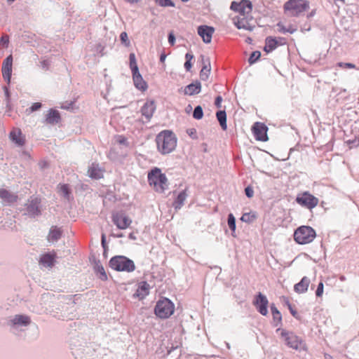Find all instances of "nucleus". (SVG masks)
<instances>
[{
	"instance_id": "f257e3e1",
	"label": "nucleus",
	"mask_w": 359,
	"mask_h": 359,
	"mask_svg": "<svg viewBox=\"0 0 359 359\" xmlns=\"http://www.w3.org/2000/svg\"><path fill=\"white\" fill-rule=\"evenodd\" d=\"M231 9L238 13L233 18V22L238 29L252 30L255 27L254 20L251 16L252 11V2L249 0H241L240 2L233 1Z\"/></svg>"
},
{
	"instance_id": "f03ea898",
	"label": "nucleus",
	"mask_w": 359,
	"mask_h": 359,
	"mask_svg": "<svg viewBox=\"0 0 359 359\" xmlns=\"http://www.w3.org/2000/svg\"><path fill=\"white\" fill-rule=\"evenodd\" d=\"M157 148L163 154L172 151L177 145V138L173 133L169 130L161 132L156 137Z\"/></svg>"
},
{
	"instance_id": "7ed1b4c3",
	"label": "nucleus",
	"mask_w": 359,
	"mask_h": 359,
	"mask_svg": "<svg viewBox=\"0 0 359 359\" xmlns=\"http://www.w3.org/2000/svg\"><path fill=\"white\" fill-rule=\"evenodd\" d=\"M276 332H280L281 338L290 348L299 351L307 350L305 341L293 332L280 328L277 329Z\"/></svg>"
},
{
	"instance_id": "20e7f679",
	"label": "nucleus",
	"mask_w": 359,
	"mask_h": 359,
	"mask_svg": "<svg viewBox=\"0 0 359 359\" xmlns=\"http://www.w3.org/2000/svg\"><path fill=\"white\" fill-rule=\"evenodd\" d=\"M148 182L154 189L163 193L168 187V179L159 168H155L148 174Z\"/></svg>"
},
{
	"instance_id": "39448f33",
	"label": "nucleus",
	"mask_w": 359,
	"mask_h": 359,
	"mask_svg": "<svg viewBox=\"0 0 359 359\" xmlns=\"http://www.w3.org/2000/svg\"><path fill=\"white\" fill-rule=\"evenodd\" d=\"M307 0H289L283 6L285 13L292 17H298L309 9Z\"/></svg>"
},
{
	"instance_id": "423d86ee",
	"label": "nucleus",
	"mask_w": 359,
	"mask_h": 359,
	"mask_svg": "<svg viewBox=\"0 0 359 359\" xmlns=\"http://www.w3.org/2000/svg\"><path fill=\"white\" fill-rule=\"evenodd\" d=\"M175 311L174 304L168 298L159 299L154 307L155 315L161 319L170 318Z\"/></svg>"
},
{
	"instance_id": "0eeeda50",
	"label": "nucleus",
	"mask_w": 359,
	"mask_h": 359,
	"mask_svg": "<svg viewBox=\"0 0 359 359\" xmlns=\"http://www.w3.org/2000/svg\"><path fill=\"white\" fill-rule=\"evenodd\" d=\"M316 236L315 230L309 226H301L294 233V240L300 245L311 243Z\"/></svg>"
},
{
	"instance_id": "6e6552de",
	"label": "nucleus",
	"mask_w": 359,
	"mask_h": 359,
	"mask_svg": "<svg viewBox=\"0 0 359 359\" xmlns=\"http://www.w3.org/2000/svg\"><path fill=\"white\" fill-rule=\"evenodd\" d=\"M109 265L111 269L118 271L132 272L135 269L134 262L124 256L112 257Z\"/></svg>"
},
{
	"instance_id": "1a4fd4ad",
	"label": "nucleus",
	"mask_w": 359,
	"mask_h": 359,
	"mask_svg": "<svg viewBox=\"0 0 359 359\" xmlns=\"http://www.w3.org/2000/svg\"><path fill=\"white\" fill-rule=\"evenodd\" d=\"M296 201L300 205L311 210L318 205L319 200L309 191H304L297 195Z\"/></svg>"
},
{
	"instance_id": "9d476101",
	"label": "nucleus",
	"mask_w": 359,
	"mask_h": 359,
	"mask_svg": "<svg viewBox=\"0 0 359 359\" xmlns=\"http://www.w3.org/2000/svg\"><path fill=\"white\" fill-rule=\"evenodd\" d=\"M112 222L119 229H126L132 224V219L123 212L113 214Z\"/></svg>"
},
{
	"instance_id": "9b49d317",
	"label": "nucleus",
	"mask_w": 359,
	"mask_h": 359,
	"mask_svg": "<svg viewBox=\"0 0 359 359\" xmlns=\"http://www.w3.org/2000/svg\"><path fill=\"white\" fill-rule=\"evenodd\" d=\"M253 304L262 315L266 316L268 314L269 301L266 297L261 292H259L255 297Z\"/></svg>"
},
{
	"instance_id": "f8f14e48",
	"label": "nucleus",
	"mask_w": 359,
	"mask_h": 359,
	"mask_svg": "<svg viewBox=\"0 0 359 359\" xmlns=\"http://www.w3.org/2000/svg\"><path fill=\"white\" fill-rule=\"evenodd\" d=\"M252 130L257 140L265 142L268 140V128L264 123L256 122L252 126Z\"/></svg>"
},
{
	"instance_id": "ddd939ff",
	"label": "nucleus",
	"mask_w": 359,
	"mask_h": 359,
	"mask_svg": "<svg viewBox=\"0 0 359 359\" xmlns=\"http://www.w3.org/2000/svg\"><path fill=\"white\" fill-rule=\"evenodd\" d=\"M198 34L202 38L203 41L205 43H210L212 41L215 29L208 25H201L197 29Z\"/></svg>"
},
{
	"instance_id": "4468645a",
	"label": "nucleus",
	"mask_w": 359,
	"mask_h": 359,
	"mask_svg": "<svg viewBox=\"0 0 359 359\" xmlns=\"http://www.w3.org/2000/svg\"><path fill=\"white\" fill-rule=\"evenodd\" d=\"M12 66L13 56L10 55L4 60L1 69L2 76L8 83H10L12 74Z\"/></svg>"
},
{
	"instance_id": "2eb2a0df",
	"label": "nucleus",
	"mask_w": 359,
	"mask_h": 359,
	"mask_svg": "<svg viewBox=\"0 0 359 359\" xmlns=\"http://www.w3.org/2000/svg\"><path fill=\"white\" fill-rule=\"evenodd\" d=\"M150 286L146 281L140 282L138 287L133 294L135 298L139 300L144 299L149 293Z\"/></svg>"
},
{
	"instance_id": "dca6fc26",
	"label": "nucleus",
	"mask_w": 359,
	"mask_h": 359,
	"mask_svg": "<svg viewBox=\"0 0 359 359\" xmlns=\"http://www.w3.org/2000/svg\"><path fill=\"white\" fill-rule=\"evenodd\" d=\"M61 121L60 112L54 109H50L47 111L45 118V123L48 125H56Z\"/></svg>"
},
{
	"instance_id": "f3484780",
	"label": "nucleus",
	"mask_w": 359,
	"mask_h": 359,
	"mask_svg": "<svg viewBox=\"0 0 359 359\" xmlns=\"http://www.w3.org/2000/svg\"><path fill=\"white\" fill-rule=\"evenodd\" d=\"M9 137L18 146L22 147L25 143V136L19 128H13L10 133Z\"/></svg>"
},
{
	"instance_id": "a211bd4d",
	"label": "nucleus",
	"mask_w": 359,
	"mask_h": 359,
	"mask_svg": "<svg viewBox=\"0 0 359 359\" xmlns=\"http://www.w3.org/2000/svg\"><path fill=\"white\" fill-rule=\"evenodd\" d=\"M104 170L101 168L98 164L92 163L88 168V175L94 180H100L103 177Z\"/></svg>"
},
{
	"instance_id": "6ab92c4d",
	"label": "nucleus",
	"mask_w": 359,
	"mask_h": 359,
	"mask_svg": "<svg viewBox=\"0 0 359 359\" xmlns=\"http://www.w3.org/2000/svg\"><path fill=\"white\" fill-rule=\"evenodd\" d=\"M56 259V253H46L42 255L39 259V264L46 267H52L54 265Z\"/></svg>"
},
{
	"instance_id": "aec40b11",
	"label": "nucleus",
	"mask_w": 359,
	"mask_h": 359,
	"mask_svg": "<svg viewBox=\"0 0 359 359\" xmlns=\"http://www.w3.org/2000/svg\"><path fill=\"white\" fill-rule=\"evenodd\" d=\"M310 283V279L306 276H304L300 282L294 285V292L298 294L305 293L308 290Z\"/></svg>"
},
{
	"instance_id": "412c9836",
	"label": "nucleus",
	"mask_w": 359,
	"mask_h": 359,
	"mask_svg": "<svg viewBox=\"0 0 359 359\" xmlns=\"http://www.w3.org/2000/svg\"><path fill=\"white\" fill-rule=\"evenodd\" d=\"M132 74L135 86L142 91H145L148 86L140 72H135V74L133 73Z\"/></svg>"
},
{
	"instance_id": "4be33fe9",
	"label": "nucleus",
	"mask_w": 359,
	"mask_h": 359,
	"mask_svg": "<svg viewBox=\"0 0 359 359\" xmlns=\"http://www.w3.org/2000/svg\"><path fill=\"white\" fill-rule=\"evenodd\" d=\"M40 203L41 201L38 198H32L28 201L27 210L29 215L34 216L39 212V206Z\"/></svg>"
},
{
	"instance_id": "5701e85b",
	"label": "nucleus",
	"mask_w": 359,
	"mask_h": 359,
	"mask_svg": "<svg viewBox=\"0 0 359 359\" xmlns=\"http://www.w3.org/2000/svg\"><path fill=\"white\" fill-rule=\"evenodd\" d=\"M155 109L156 107L154 102H147L142 107V114L147 119H150V118L153 116Z\"/></svg>"
},
{
	"instance_id": "b1692460",
	"label": "nucleus",
	"mask_w": 359,
	"mask_h": 359,
	"mask_svg": "<svg viewBox=\"0 0 359 359\" xmlns=\"http://www.w3.org/2000/svg\"><path fill=\"white\" fill-rule=\"evenodd\" d=\"M0 198L1 200L7 203H12L17 201L18 196L11 193L9 191L1 189H0Z\"/></svg>"
},
{
	"instance_id": "393cba45",
	"label": "nucleus",
	"mask_w": 359,
	"mask_h": 359,
	"mask_svg": "<svg viewBox=\"0 0 359 359\" xmlns=\"http://www.w3.org/2000/svg\"><path fill=\"white\" fill-rule=\"evenodd\" d=\"M201 86L199 82L191 83L185 87L184 94L188 95H194L198 94L201 91Z\"/></svg>"
},
{
	"instance_id": "a878e982",
	"label": "nucleus",
	"mask_w": 359,
	"mask_h": 359,
	"mask_svg": "<svg viewBox=\"0 0 359 359\" xmlns=\"http://www.w3.org/2000/svg\"><path fill=\"white\" fill-rule=\"evenodd\" d=\"M278 43L277 40L275 38L271 36L267 37L265 41V46L264 48V51L266 53H270L275 50Z\"/></svg>"
},
{
	"instance_id": "bb28decb",
	"label": "nucleus",
	"mask_w": 359,
	"mask_h": 359,
	"mask_svg": "<svg viewBox=\"0 0 359 359\" xmlns=\"http://www.w3.org/2000/svg\"><path fill=\"white\" fill-rule=\"evenodd\" d=\"M62 235V231L60 229L56 226H53L48 236V240L50 242H55L57 241Z\"/></svg>"
},
{
	"instance_id": "cd10ccee",
	"label": "nucleus",
	"mask_w": 359,
	"mask_h": 359,
	"mask_svg": "<svg viewBox=\"0 0 359 359\" xmlns=\"http://www.w3.org/2000/svg\"><path fill=\"white\" fill-rule=\"evenodd\" d=\"M13 325H27L30 323V318L27 316L16 315L12 320Z\"/></svg>"
},
{
	"instance_id": "c85d7f7f",
	"label": "nucleus",
	"mask_w": 359,
	"mask_h": 359,
	"mask_svg": "<svg viewBox=\"0 0 359 359\" xmlns=\"http://www.w3.org/2000/svg\"><path fill=\"white\" fill-rule=\"evenodd\" d=\"M187 197V189L181 191L174 202V207L176 209H180L184 205V203Z\"/></svg>"
},
{
	"instance_id": "c756f323",
	"label": "nucleus",
	"mask_w": 359,
	"mask_h": 359,
	"mask_svg": "<svg viewBox=\"0 0 359 359\" xmlns=\"http://www.w3.org/2000/svg\"><path fill=\"white\" fill-rule=\"evenodd\" d=\"M217 118L222 128L225 130L227 128L226 126V114L224 111H219L216 114Z\"/></svg>"
},
{
	"instance_id": "7c9ffc66",
	"label": "nucleus",
	"mask_w": 359,
	"mask_h": 359,
	"mask_svg": "<svg viewBox=\"0 0 359 359\" xmlns=\"http://www.w3.org/2000/svg\"><path fill=\"white\" fill-rule=\"evenodd\" d=\"M130 59V68L131 69L132 74L139 72V69L137 67L136 57L135 53H132L129 56Z\"/></svg>"
},
{
	"instance_id": "2f4dec72",
	"label": "nucleus",
	"mask_w": 359,
	"mask_h": 359,
	"mask_svg": "<svg viewBox=\"0 0 359 359\" xmlns=\"http://www.w3.org/2000/svg\"><path fill=\"white\" fill-rule=\"evenodd\" d=\"M210 72V65L203 64V68L201 69L200 72V78L201 80L205 81L208 79L209 74Z\"/></svg>"
},
{
	"instance_id": "473e14b6",
	"label": "nucleus",
	"mask_w": 359,
	"mask_h": 359,
	"mask_svg": "<svg viewBox=\"0 0 359 359\" xmlns=\"http://www.w3.org/2000/svg\"><path fill=\"white\" fill-rule=\"evenodd\" d=\"M256 217L257 215L255 213L246 212L242 215L241 220L246 223H251L256 219Z\"/></svg>"
},
{
	"instance_id": "72a5a7b5",
	"label": "nucleus",
	"mask_w": 359,
	"mask_h": 359,
	"mask_svg": "<svg viewBox=\"0 0 359 359\" xmlns=\"http://www.w3.org/2000/svg\"><path fill=\"white\" fill-rule=\"evenodd\" d=\"M271 310L273 320H278V323H280L282 320V316L280 312L277 309V308L273 304L271 305Z\"/></svg>"
},
{
	"instance_id": "f704fd0d",
	"label": "nucleus",
	"mask_w": 359,
	"mask_h": 359,
	"mask_svg": "<svg viewBox=\"0 0 359 359\" xmlns=\"http://www.w3.org/2000/svg\"><path fill=\"white\" fill-rule=\"evenodd\" d=\"M228 225L232 231V235L236 231V219L233 214L230 213L228 216Z\"/></svg>"
},
{
	"instance_id": "c9c22d12",
	"label": "nucleus",
	"mask_w": 359,
	"mask_h": 359,
	"mask_svg": "<svg viewBox=\"0 0 359 359\" xmlns=\"http://www.w3.org/2000/svg\"><path fill=\"white\" fill-rule=\"evenodd\" d=\"M156 4L162 7H174L175 4L171 0H154Z\"/></svg>"
},
{
	"instance_id": "e433bc0d",
	"label": "nucleus",
	"mask_w": 359,
	"mask_h": 359,
	"mask_svg": "<svg viewBox=\"0 0 359 359\" xmlns=\"http://www.w3.org/2000/svg\"><path fill=\"white\" fill-rule=\"evenodd\" d=\"M203 116V109L201 106H197L194 111L193 116L196 119H201Z\"/></svg>"
},
{
	"instance_id": "4c0bfd02",
	"label": "nucleus",
	"mask_w": 359,
	"mask_h": 359,
	"mask_svg": "<svg viewBox=\"0 0 359 359\" xmlns=\"http://www.w3.org/2000/svg\"><path fill=\"white\" fill-rule=\"evenodd\" d=\"M260 56H261V53L259 51L252 52L249 57V60H248L249 63L250 64L255 63L256 61H257L259 59Z\"/></svg>"
},
{
	"instance_id": "58836bf2",
	"label": "nucleus",
	"mask_w": 359,
	"mask_h": 359,
	"mask_svg": "<svg viewBox=\"0 0 359 359\" xmlns=\"http://www.w3.org/2000/svg\"><path fill=\"white\" fill-rule=\"evenodd\" d=\"M120 39L126 47L130 46V41L128 36V34L126 32H123L120 34Z\"/></svg>"
},
{
	"instance_id": "ea45409f",
	"label": "nucleus",
	"mask_w": 359,
	"mask_h": 359,
	"mask_svg": "<svg viewBox=\"0 0 359 359\" xmlns=\"http://www.w3.org/2000/svg\"><path fill=\"white\" fill-rule=\"evenodd\" d=\"M60 191L63 194V196L66 198L69 197V187L67 184H62L60 187Z\"/></svg>"
},
{
	"instance_id": "a19ab883",
	"label": "nucleus",
	"mask_w": 359,
	"mask_h": 359,
	"mask_svg": "<svg viewBox=\"0 0 359 359\" xmlns=\"http://www.w3.org/2000/svg\"><path fill=\"white\" fill-rule=\"evenodd\" d=\"M323 290H324L323 283V282H320L318 285L317 290L316 291V295L318 297H321L323 296Z\"/></svg>"
},
{
	"instance_id": "79ce46f5",
	"label": "nucleus",
	"mask_w": 359,
	"mask_h": 359,
	"mask_svg": "<svg viewBox=\"0 0 359 359\" xmlns=\"http://www.w3.org/2000/svg\"><path fill=\"white\" fill-rule=\"evenodd\" d=\"M337 66L341 68H349V69H355V65L354 64L348 63V62H339L337 64Z\"/></svg>"
},
{
	"instance_id": "37998d69",
	"label": "nucleus",
	"mask_w": 359,
	"mask_h": 359,
	"mask_svg": "<svg viewBox=\"0 0 359 359\" xmlns=\"http://www.w3.org/2000/svg\"><path fill=\"white\" fill-rule=\"evenodd\" d=\"M277 25L279 27V31L280 32H283V33L289 32V33L292 34V33H294L296 31V29H292V30H286L287 28L285 27V26L283 24L280 23V22L278 23Z\"/></svg>"
},
{
	"instance_id": "c03bdc74",
	"label": "nucleus",
	"mask_w": 359,
	"mask_h": 359,
	"mask_svg": "<svg viewBox=\"0 0 359 359\" xmlns=\"http://www.w3.org/2000/svg\"><path fill=\"white\" fill-rule=\"evenodd\" d=\"M41 107V104L40 102H34L29 108V112H33L36 110H39Z\"/></svg>"
},
{
	"instance_id": "a18cd8bd",
	"label": "nucleus",
	"mask_w": 359,
	"mask_h": 359,
	"mask_svg": "<svg viewBox=\"0 0 359 359\" xmlns=\"http://www.w3.org/2000/svg\"><path fill=\"white\" fill-rule=\"evenodd\" d=\"M280 299L287 307H289L290 306L292 305L290 301V298L288 297L282 296L280 297Z\"/></svg>"
},
{
	"instance_id": "49530a36",
	"label": "nucleus",
	"mask_w": 359,
	"mask_h": 359,
	"mask_svg": "<svg viewBox=\"0 0 359 359\" xmlns=\"http://www.w3.org/2000/svg\"><path fill=\"white\" fill-rule=\"evenodd\" d=\"M245 192L248 198H252L254 195V191L250 187H248L245 189Z\"/></svg>"
},
{
	"instance_id": "de8ad7c7",
	"label": "nucleus",
	"mask_w": 359,
	"mask_h": 359,
	"mask_svg": "<svg viewBox=\"0 0 359 359\" xmlns=\"http://www.w3.org/2000/svg\"><path fill=\"white\" fill-rule=\"evenodd\" d=\"M288 309L290 310V313L292 314V316L296 318H298L299 316H298V313L297 312V311L293 308L292 305L290 306L289 307H287Z\"/></svg>"
},
{
	"instance_id": "09e8293b",
	"label": "nucleus",
	"mask_w": 359,
	"mask_h": 359,
	"mask_svg": "<svg viewBox=\"0 0 359 359\" xmlns=\"http://www.w3.org/2000/svg\"><path fill=\"white\" fill-rule=\"evenodd\" d=\"M168 41L171 46H173L175 44V37L172 33L169 34Z\"/></svg>"
},
{
	"instance_id": "8fccbe9b",
	"label": "nucleus",
	"mask_w": 359,
	"mask_h": 359,
	"mask_svg": "<svg viewBox=\"0 0 359 359\" xmlns=\"http://www.w3.org/2000/svg\"><path fill=\"white\" fill-rule=\"evenodd\" d=\"M117 142H118L119 144H124L126 143L127 142V140L126 137H124L123 136H118L117 137V140H116Z\"/></svg>"
},
{
	"instance_id": "3c124183",
	"label": "nucleus",
	"mask_w": 359,
	"mask_h": 359,
	"mask_svg": "<svg viewBox=\"0 0 359 359\" xmlns=\"http://www.w3.org/2000/svg\"><path fill=\"white\" fill-rule=\"evenodd\" d=\"M222 101V98L221 96H217L215 99V105L217 107L220 108L221 107V102Z\"/></svg>"
},
{
	"instance_id": "603ef678",
	"label": "nucleus",
	"mask_w": 359,
	"mask_h": 359,
	"mask_svg": "<svg viewBox=\"0 0 359 359\" xmlns=\"http://www.w3.org/2000/svg\"><path fill=\"white\" fill-rule=\"evenodd\" d=\"M9 39L8 36H3L1 39V43L4 45H7L8 43Z\"/></svg>"
},
{
	"instance_id": "864d4df0",
	"label": "nucleus",
	"mask_w": 359,
	"mask_h": 359,
	"mask_svg": "<svg viewBox=\"0 0 359 359\" xmlns=\"http://www.w3.org/2000/svg\"><path fill=\"white\" fill-rule=\"evenodd\" d=\"M184 67L187 71H189L191 68V61H186L184 63Z\"/></svg>"
},
{
	"instance_id": "5fc2aeb1",
	"label": "nucleus",
	"mask_w": 359,
	"mask_h": 359,
	"mask_svg": "<svg viewBox=\"0 0 359 359\" xmlns=\"http://www.w3.org/2000/svg\"><path fill=\"white\" fill-rule=\"evenodd\" d=\"M194 57V55L192 54H190V53H187L186 55H185V58L187 60V61H191Z\"/></svg>"
},
{
	"instance_id": "6e6d98bb",
	"label": "nucleus",
	"mask_w": 359,
	"mask_h": 359,
	"mask_svg": "<svg viewBox=\"0 0 359 359\" xmlns=\"http://www.w3.org/2000/svg\"><path fill=\"white\" fill-rule=\"evenodd\" d=\"M165 58H166V55L165 53H162L160 56V61L162 62V63H164L165 62Z\"/></svg>"
},
{
	"instance_id": "4d7b16f0",
	"label": "nucleus",
	"mask_w": 359,
	"mask_h": 359,
	"mask_svg": "<svg viewBox=\"0 0 359 359\" xmlns=\"http://www.w3.org/2000/svg\"><path fill=\"white\" fill-rule=\"evenodd\" d=\"M102 244L104 246L105 244V236L103 234L102 236Z\"/></svg>"
},
{
	"instance_id": "13d9d810",
	"label": "nucleus",
	"mask_w": 359,
	"mask_h": 359,
	"mask_svg": "<svg viewBox=\"0 0 359 359\" xmlns=\"http://www.w3.org/2000/svg\"><path fill=\"white\" fill-rule=\"evenodd\" d=\"M130 4L137 3L139 0H127Z\"/></svg>"
},
{
	"instance_id": "bf43d9fd",
	"label": "nucleus",
	"mask_w": 359,
	"mask_h": 359,
	"mask_svg": "<svg viewBox=\"0 0 359 359\" xmlns=\"http://www.w3.org/2000/svg\"><path fill=\"white\" fill-rule=\"evenodd\" d=\"M129 238L131 239H135V237L133 236V233H130Z\"/></svg>"
},
{
	"instance_id": "052dcab7",
	"label": "nucleus",
	"mask_w": 359,
	"mask_h": 359,
	"mask_svg": "<svg viewBox=\"0 0 359 359\" xmlns=\"http://www.w3.org/2000/svg\"><path fill=\"white\" fill-rule=\"evenodd\" d=\"M123 236V235L122 233L118 234V235L116 236L117 238H121Z\"/></svg>"
},
{
	"instance_id": "680f3d73",
	"label": "nucleus",
	"mask_w": 359,
	"mask_h": 359,
	"mask_svg": "<svg viewBox=\"0 0 359 359\" xmlns=\"http://www.w3.org/2000/svg\"><path fill=\"white\" fill-rule=\"evenodd\" d=\"M293 28L292 27H290L289 28H287L286 30H292Z\"/></svg>"
},
{
	"instance_id": "e2e57ef3",
	"label": "nucleus",
	"mask_w": 359,
	"mask_h": 359,
	"mask_svg": "<svg viewBox=\"0 0 359 359\" xmlns=\"http://www.w3.org/2000/svg\"><path fill=\"white\" fill-rule=\"evenodd\" d=\"M313 14H314V12H311V13H310L309 16H310V17H311V16H313Z\"/></svg>"
},
{
	"instance_id": "0e129e2a",
	"label": "nucleus",
	"mask_w": 359,
	"mask_h": 359,
	"mask_svg": "<svg viewBox=\"0 0 359 359\" xmlns=\"http://www.w3.org/2000/svg\"><path fill=\"white\" fill-rule=\"evenodd\" d=\"M15 0H8L9 2H13Z\"/></svg>"
}]
</instances>
